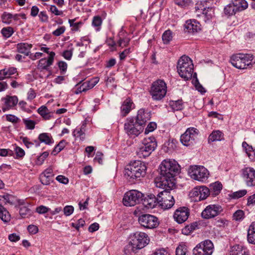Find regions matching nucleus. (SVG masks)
Listing matches in <instances>:
<instances>
[{
	"label": "nucleus",
	"mask_w": 255,
	"mask_h": 255,
	"mask_svg": "<svg viewBox=\"0 0 255 255\" xmlns=\"http://www.w3.org/2000/svg\"><path fill=\"white\" fill-rule=\"evenodd\" d=\"M180 168L175 160L165 159L160 165L159 175L155 178L156 187L170 188L175 185L174 177L179 173Z\"/></svg>",
	"instance_id": "nucleus-1"
},
{
	"label": "nucleus",
	"mask_w": 255,
	"mask_h": 255,
	"mask_svg": "<svg viewBox=\"0 0 255 255\" xmlns=\"http://www.w3.org/2000/svg\"><path fill=\"white\" fill-rule=\"evenodd\" d=\"M147 166L140 160L130 161L125 168V176L129 184H135L145 176Z\"/></svg>",
	"instance_id": "nucleus-2"
},
{
	"label": "nucleus",
	"mask_w": 255,
	"mask_h": 255,
	"mask_svg": "<svg viewBox=\"0 0 255 255\" xmlns=\"http://www.w3.org/2000/svg\"><path fill=\"white\" fill-rule=\"evenodd\" d=\"M149 241L146 233L136 232L130 236L128 244L124 248V253L126 255H131L132 253H135L147 245Z\"/></svg>",
	"instance_id": "nucleus-3"
},
{
	"label": "nucleus",
	"mask_w": 255,
	"mask_h": 255,
	"mask_svg": "<svg viewBox=\"0 0 255 255\" xmlns=\"http://www.w3.org/2000/svg\"><path fill=\"white\" fill-rule=\"evenodd\" d=\"M193 64L191 59L184 55L178 60L177 68L179 76L185 81L190 79L193 73Z\"/></svg>",
	"instance_id": "nucleus-4"
},
{
	"label": "nucleus",
	"mask_w": 255,
	"mask_h": 255,
	"mask_svg": "<svg viewBox=\"0 0 255 255\" xmlns=\"http://www.w3.org/2000/svg\"><path fill=\"white\" fill-rule=\"evenodd\" d=\"M158 187L164 189L163 191L157 192L159 206L164 210L170 209L175 203L173 194L171 192L173 187L170 188L166 186Z\"/></svg>",
	"instance_id": "nucleus-5"
},
{
	"label": "nucleus",
	"mask_w": 255,
	"mask_h": 255,
	"mask_svg": "<svg viewBox=\"0 0 255 255\" xmlns=\"http://www.w3.org/2000/svg\"><path fill=\"white\" fill-rule=\"evenodd\" d=\"M253 56L250 54L238 53L233 55L230 58L232 65L237 69L251 68L253 66Z\"/></svg>",
	"instance_id": "nucleus-6"
},
{
	"label": "nucleus",
	"mask_w": 255,
	"mask_h": 255,
	"mask_svg": "<svg viewBox=\"0 0 255 255\" xmlns=\"http://www.w3.org/2000/svg\"><path fill=\"white\" fill-rule=\"evenodd\" d=\"M167 86L165 82L162 80H157L152 84L149 93L152 99L154 101H160L166 95Z\"/></svg>",
	"instance_id": "nucleus-7"
},
{
	"label": "nucleus",
	"mask_w": 255,
	"mask_h": 255,
	"mask_svg": "<svg viewBox=\"0 0 255 255\" xmlns=\"http://www.w3.org/2000/svg\"><path fill=\"white\" fill-rule=\"evenodd\" d=\"M144 195L136 190H131L127 192L123 197V202L126 206H133L141 201Z\"/></svg>",
	"instance_id": "nucleus-8"
},
{
	"label": "nucleus",
	"mask_w": 255,
	"mask_h": 255,
	"mask_svg": "<svg viewBox=\"0 0 255 255\" xmlns=\"http://www.w3.org/2000/svg\"><path fill=\"white\" fill-rule=\"evenodd\" d=\"M189 174L191 177L196 180L205 182L207 180L209 172L203 166L194 165L190 166Z\"/></svg>",
	"instance_id": "nucleus-9"
},
{
	"label": "nucleus",
	"mask_w": 255,
	"mask_h": 255,
	"mask_svg": "<svg viewBox=\"0 0 255 255\" xmlns=\"http://www.w3.org/2000/svg\"><path fill=\"white\" fill-rule=\"evenodd\" d=\"M199 133L198 129L190 127L188 128L185 132L180 136V141L186 146L193 145L196 143V139Z\"/></svg>",
	"instance_id": "nucleus-10"
},
{
	"label": "nucleus",
	"mask_w": 255,
	"mask_h": 255,
	"mask_svg": "<svg viewBox=\"0 0 255 255\" xmlns=\"http://www.w3.org/2000/svg\"><path fill=\"white\" fill-rule=\"evenodd\" d=\"M213 249V243L209 240H206L197 244L192 252L193 255H211Z\"/></svg>",
	"instance_id": "nucleus-11"
},
{
	"label": "nucleus",
	"mask_w": 255,
	"mask_h": 255,
	"mask_svg": "<svg viewBox=\"0 0 255 255\" xmlns=\"http://www.w3.org/2000/svg\"><path fill=\"white\" fill-rule=\"evenodd\" d=\"M138 221L141 226L149 229L156 228L159 224V220L156 217L148 214H144L139 216Z\"/></svg>",
	"instance_id": "nucleus-12"
},
{
	"label": "nucleus",
	"mask_w": 255,
	"mask_h": 255,
	"mask_svg": "<svg viewBox=\"0 0 255 255\" xmlns=\"http://www.w3.org/2000/svg\"><path fill=\"white\" fill-rule=\"evenodd\" d=\"M126 132L131 137H135L139 135L143 130L139 126L135 123L132 119H127L124 124Z\"/></svg>",
	"instance_id": "nucleus-13"
},
{
	"label": "nucleus",
	"mask_w": 255,
	"mask_h": 255,
	"mask_svg": "<svg viewBox=\"0 0 255 255\" xmlns=\"http://www.w3.org/2000/svg\"><path fill=\"white\" fill-rule=\"evenodd\" d=\"M222 211L223 208L220 205L211 204L202 211L201 216L204 219H209L219 215Z\"/></svg>",
	"instance_id": "nucleus-14"
},
{
	"label": "nucleus",
	"mask_w": 255,
	"mask_h": 255,
	"mask_svg": "<svg viewBox=\"0 0 255 255\" xmlns=\"http://www.w3.org/2000/svg\"><path fill=\"white\" fill-rule=\"evenodd\" d=\"M133 121L144 129L146 123L150 120L151 117L149 112L145 111L144 109H140L137 111L135 117L130 118Z\"/></svg>",
	"instance_id": "nucleus-15"
},
{
	"label": "nucleus",
	"mask_w": 255,
	"mask_h": 255,
	"mask_svg": "<svg viewBox=\"0 0 255 255\" xmlns=\"http://www.w3.org/2000/svg\"><path fill=\"white\" fill-rule=\"evenodd\" d=\"M242 176L247 186L255 185V170L251 167H247L242 169Z\"/></svg>",
	"instance_id": "nucleus-16"
},
{
	"label": "nucleus",
	"mask_w": 255,
	"mask_h": 255,
	"mask_svg": "<svg viewBox=\"0 0 255 255\" xmlns=\"http://www.w3.org/2000/svg\"><path fill=\"white\" fill-rule=\"evenodd\" d=\"M190 215V209L186 207H180L177 208L173 215V218L178 224L185 222Z\"/></svg>",
	"instance_id": "nucleus-17"
},
{
	"label": "nucleus",
	"mask_w": 255,
	"mask_h": 255,
	"mask_svg": "<svg viewBox=\"0 0 255 255\" xmlns=\"http://www.w3.org/2000/svg\"><path fill=\"white\" fill-rule=\"evenodd\" d=\"M55 56V52L51 51L50 53H49V55L48 56V58H43L39 60L38 68L39 69L46 70L49 71V74L47 76V77L52 74V72L50 70H49V67L53 64Z\"/></svg>",
	"instance_id": "nucleus-18"
},
{
	"label": "nucleus",
	"mask_w": 255,
	"mask_h": 255,
	"mask_svg": "<svg viewBox=\"0 0 255 255\" xmlns=\"http://www.w3.org/2000/svg\"><path fill=\"white\" fill-rule=\"evenodd\" d=\"M154 193H150L146 197L144 196L142 198V203L145 207L148 209H152L159 204L157 193L154 192Z\"/></svg>",
	"instance_id": "nucleus-19"
},
{
	"label": "nucleus",
	"mask_w": 255,
	"mask_h": 255,
	"mask_svg": "<svg viewBox=\"0 0 255 255\" xmlns=\"http://www.w3.org/2000/svg\"><path fill=\"white\" fill-rule=\"evenodd\" d=\"M184 31L185 32L195 34L201 30V25L199 22L194 19L186 20L184 24Z\"/></svg>",
	"instance_id": "nucleus-20"
},
{
	"label": "nucleus",
	"mask_w": 255,
	"mask_h": 255,
	"mask_svg": "<svg viewBox=\"0 0 255 255\" xmlns=\"http://www.w3.org/2000/svg\"><path fill=\"white\" fill-rule=\"evenodd\" d=\"M134 108V104L132 100L128 97L126 98L123 102L121 107V114L123 117H126Z\"/></svg>",
	"instance_id": "nucleus-21"
},
{
	"label": "nucleus",
	"mask_w": 255,
	"mask_h": 255,
	"mask_svg": "<svg viewBox=\"0 0 255 255\" xmlns=\"http://www.w3.org/2000/svg\"><path fill=\"white\" fill-rule=\"evenodd\" d=\"M16 47L18 53L23 54L25 56H30L32 44L27 43H19L16 44Z\"/></svg>",
	"instance_id": "nucleus-22"
},
{
	"label": "nucleus",
	"mask_w": 255,
	"mask_h": 255,
	"mask_svg": "<svg viewBox=\"0 0 255 255\" xmlns=\"http://www.w3.org/2000/svg\"><path fill=\"white\" fill-rule=\"evenodd\" d=\"M224 139V134L220 130H214L208 138V143L216 141H221Z\"/></svg>",
	"instance_id": "nucleus-23"
},
{
	"label": "nucleus",
	"mask_w": 255,
	"mask_h": 255,
	"mask_svg": "<svg viewBox=\"0 0 255 255\" xmlns=\"http://www.w3.org/2000/svg\"><path fill=\"white\" fill-rule=\"evenodd\" d=\"M222 187V184L219 181L211 183L210 185V188H209V194H211L213 197L218 195L220 193Z\"/></svg>",
	"instance_id": "nucleus-24"
},
{
	"label": "nucleus",
	"mask_w": 255,
	"mask_h": 255,
	"mask_svg": "<svg viewBox=\"0 0 255 255\" xmlns=\"http://www.w3.org/2000/svg\"><path fill=\"white\" fill-rule=\"evenodd\" d=\"M231 2L237 12L244 10L248 6V3L245 0H231Z\"/></svg>",
	"instance_id": "nucleus-25"
},
{
	"label": "nucleus",
	"mask_w": 255,
	"mask_h": 255,
	"mask_svg": "<svg viewBox=\"0 0 255 255\" xmlns=\"http://www.w3.org/2000/svg\"><path fill=\"white\" fill-rule=\"evenodd\" d=\"M142 143L145 144L151 152L154 151L157 146V141L153 136L144 138Z\"/></svg>",
	"instance_id": "nucleus-26"
},
{
	"label": "nucleus",
	"mask_w": 255,
	"mask_h": 255,
	"mask_svg": "<svg viewBox=\"0 0 255 255\" xmlns=\"http://www.w3.org/2000/svg\"><path fill=\"white\" fill-rule=\"evenodd\" d=\"M1 100L4 101L5 106H8L10 109L15 107L18 103V100L16 96L7 95L4 98H2Z\"/></svg>",
	"instance_id": "nucleus-27"
},
{
	"label": "nucleus",
	"mask_w": 255,
	"mask_h": 255,
	"mask_svg": "<svg viewBox=\"0 0 255 255\" xmlns=\"http://www.w3.org/2000/svg\"><path fill=\"white\" fill-rule=\"evenodd\" d=\"M247 239L249 243L255 245V222H252L249 227Z\"/></svg>",
	"instance_id": "nucleus-28"
},
{
	"label": "nucleus",
	"mask_w": 255,
	"mask_h": 255,
	"mask_svg": "<svg viewBox=\"0 0 255 255\" xmlns=\"http://www.w3.org/2000/svg\"><path fill=\"white\" fill-rule=\"evenodd\" d=\"M37 113L45 120H50L53 117V113L49 112L45 106H42L39 108Z\"/></svg>",
	"instance_id": "nucleus-29"
},
{
	"label": "nucleus",
	"mask_w": 255,
	"mask_h": 255,
	"mask_svg": "<svg viewBox=\"0 0 255 255\" xmlns=\"http://www.w3.org/2000/svg\"><path fill=\"white\" fill-rule=\"evenodd\" d=\"M38 140L47 145H51L54 143V139L50 133L43 132L39 134Z\"/></svg>",
	"instance_id": "nucleus-30"
},
{
	"label": "nucleus",
	"mask_w": 255,
	"mask_h": 255,
	"mask_svg": "<svg viewBox=\"0 0 255 255\" xmlns=\"http://www.w3.org/2000/svg\"><path fill=\"white\" fill-rule=\"evenodd\" d=\"M151 152H150L149 149L147 147L145 144L142 143V145L136 151V154L140 158H145L149 156Z\"/></svg>",
	"instance_id": "nucleus-31"
},
{
	"label": "nucleus",
	"mask_w": 255,
	"mask_h": 255,
	"mask_svg": "<svg viewBox=\"0 0 255 255\" xmlns=\"http://www.w3.org/2000/svg\"><path fill=\"white\" fill-rule=\"evenodd\" d=\"M17 72V69L14 67H10L8 69H4L0 71V80L8 78L11 75Z\"/></svg>",
	"instance_id": "nucleus-32"
},
{
	"label": "nucleus",
	"mask_w": 255,
	"mask_h": 255,
	"mask_svg": "<svg viewBox=\"0 0 255 255\" xmlns=\"http://www.w3.org/2000/svg\"><path fill=\"white\" fill-rule=\"evenodd\" d=\"M230 255H249L248 252H246L243 247L239 245L234 246L230 252Z\"/></svg>",
	"instance_id": "nucleus-33"
},
{
	"label": "nucleus",
	"mask_w": 255,
	"mask_h": 255,
	"mask_svg": "<svg viewBox=\"0 0 255 255\" xmlns=\"http://www.w3.org/2000/svg\"><path fill=\"white\" fill-rule=\"evenodd\" d=\"M169 105L173 111H180L184 108V103L182 100L171 101Z\"/></svg>",
	"instance_id": "nucleus-34"
},
{
	"label": "nucleus",
	"mask_w": 255,
	"mask_h": 255,
	"mask_svg": "<svg viewBox=\"0 0 255 255\" xmlns=\"http://www.w3.org/2000/svg\"><path fill=\"white\" fill-rule=\"evenodd\" d=\"M203 14L206 18L205 20V21L210 20L214 15V9L213 7L208 6L205 7L203 10Z\"/></svg>",
	"instance_id": "nucleus-35"
},
{
	"label": "nucleus",
	"mask_w": 255,
	"mask_h": 255,
	"mask_svg": "<svg viewBox=\"0 0 255 255\" xmlns=\"http://www.w3.org/2000/svg\"><path fill=\"white\" fill-rule=\"evenodd\" d=\"M10 214L7 210L0 204V218L4 222H7L10 220Z\"/></svg>",
	"instance_id": "nucleus-36"
},
{
	"label": "nucleus",
	"mask_w": 255,
	"mask_h": 255,
	"mask_svg": "<svg viewBox=\"0 0 255 255\" xmlns=\"http://www.w3.org/2000/svg\"><path fill=\"white\" fill-rule=\"evenodd\" d=\"M197 228H198V224L197 222H193L186 226L184 228H183L182 230V233L184 235H187Z\"/></svg>",
	"instance_id": "nucleus-37"
},
{
	"label": "nucleus",
	"mask_w": 255,
	"mask_h": 255,
	"mask_svg": "<svg viewBox=\"0 0 255 255\" xmlns=\"http://www.w3.org/2000/svg\"><path fill=\"white\" fill-rule=\"evenodd\" d=\"M201 192L200 188H199V186L194 187L189 193V196L191 198L192 201L194 202H199V193Z\"/></svg>",
	"instance_id": "nucleus-38"
},
{
	"label": "nucleus",
	"mask_w": 255,
	"mask_h": 255,
	"mask_svg": "<svg viewBox=\"0 0 255 255\" xmlns=\"http://www.w3.org/2000/svg\"><path fill=\"white\" fill-rule=\"evenodd\" d=\"M103 22V20L101 17L99 15L94 16L92 22V25L95 28L97 31H99L101 29V25Z\"/></svg>",
	"instance_id": "nucleus-39"
},
{
	"label": "nucleus",
	"mask_w": 255,
	"mask_h": 255,
	"mask_svg": "<svg viewBox=\"0 0 255 255\" xmlns=\"http://www.w3.org/2000/svg\"><path fill=\"white\" fill-rule=\"evenodd\" d=\"M14 32L13 28L10 26L3 27L0 31L1 34L5 39H7L11 37L14 33Z\"/></svg>",
	"instance_id": "nucleus-40"
},
{
	"label": "nucleus",
	"mask_w": 255,
	"mask_h": 255,
	"mask_svg": "<svg viewBox=\"0 0 255 255\" xmlns=\"http://www.w3.org/2000/svg\"><path fill=\"white\" fill-rule=\"evenodd\" d=\"M173 38V32L170 30H165L162 35V39L164 44H168Z\"/></svg>",
	"instance_id": "nucleus-41"
},
{
	"label": "nucleus",
	"mask_w": 255,
	"mask_h": 255,
	"mask_svg": "<svg viewBox=\"0 0 255 255\" xmlns=\"http://www.w3.org/2000/svg\"><path fill=\"white\" fill-rule=\"evenodd\" d=\"M176 255H188V249L185 243H182L176 249Z\"/></svg>",
	"instance_id": "nucleus-42"
},
{
	"label": "nucleus",
	"mask_w": 255,
	"mask_h": 255,
	"mask_svg": "<svg viewBox=\"0 0 255 255\" xmlns=\"http://www.w3.org/2000/svg\"><path fill=\"white\" fill-rule=\"evenodd\" d=\"M237 11L233 7V5L231 3V2L225 6L224 8V14L228 16H231L235 15L237 13Z\"/></svg>",
	"instance_id": "nucleus-43"
},
{
	"label": "nucleus",
	"mask_w": 255,
	"mask_h": 255,
	"mask_svg": "<svg viewBox=\"0 0 255 255\" xmlns=\"http://www.w3.org/2000/svg\"><path fill=\"white\" fill-rule=\"evenodd\" d=\"M199 188H200L201 192L199 193V200L200 201L205 200L206 199L209 194V189L208 187L205 186H199Z\"/></svg>",
	"instance_id": "nucleus-44"
},
{
	"label": "nucleus",
	"mask_w": 255,
	"mask_h": 255,
	"mask_svg": "<svg viewBox=\"0 0 255 255\" xmlns=\"http://www.w3.org/2000/svg\"><path fill=\"white\" fill-rule=\"evenodd\" d=\"M19 215L22 218H28L32 214L31 210L27 206H22L19 208Z\"/></svg>",
	"instance_id": "nucleus-45"
},
{
	"label": "nucleus",
	"mask_w": 255,
	"mask_h": 255,
	"mask_svg": "<svg viewBox=\"0 0 255 255\" xmlns=\"http://www.w3.org/2000/svg\"><path fill=\"white\" fill-rule=\"evenodd\" d=\"M174 3L182 8H185L193 4L192 0H173Z\"/></svg>",
	"instance_id": "nucleus-46"
},
{
	"label": "nucleus",
	"mask_w": 255,
	"mask_h": 255,
	"mask_svg": "<svg viewBox=\"0 0 255 255\" xmlns=\"http://www.w3.org/2000/svg\"><path fill=\"white\" fill-rule=\"evenodd\" d=\"M177 141L174 139H169L167 141L164 143V146L167 147L168 151H171L176 148Z\"/></svg>",
	"instance_id": "nucleus-47"
},
{
	"label": "nucleus",
	"mask_w": 255,
	"mask_h": 255,
	"mask_svg": "<svg viewBox=\"0 0 255 255\" xmlns=\"http://www.w3.org/2000/svg\"><path fill=\"white\" fill-rule=\"evenodd\" d=\"M39 179L41 183L45 185H49L54 181V177L49 175H40Z\"/></svg>",
	"instance_id": "nucleus-48"
},
{
	"label": "nucleus",
	"mask_w": 255,
	"mask_h": 255,
	"mask_svg": "<svg viewBox=\"0 0 255 255\" xmlns=\"http://www.w3.org/2000/svg\"><path fill=\"white\" fill-rule=\"evenodd\" d=\"M1 21L6 24H10L12 21V13L4 12L1 16Z\"/></svg>",
	"instance_id": "nucleus-49"
},
{
	"label": "nucleus",
	"mask_w": 255,
	"mask_h": 255,
	"mask_svg": "<svg viewBox=\"0 0 255 255\" xmlns=\"http://www.w3.org/2000/svg\"><path fill=\"white\" fill-rule=\"evenodd\" d=\"M193 78H195L194 84L195 88L201 94H204L206 92L205 88L200 84L199 80L197 79V74L195 73L193 75Z\"/></svg>",
	"instance_id": "nucleus-50"
},
{
	"label": "nucleus",
	"mask_w": 255,
	"mask_h": 255,
	"mask_svg": "<svg viewBox=\"0 0 255 255\" xmlns=\"http://www.w3.org/2000/svg\"><path fill=\"white\" fill-rule=\"evenodd\" d=\"M242 147L245 150L246 153L247 154L248 157L250 159H253L252 155L251 153L253 151V147L252 145H249L247 142L243 141L242 143Z\"/></svg>",
	"instance_id": "nucleus-51"
},
{
	"label": "nucleus",
	"mask_w": 255,
	"mask_h": 255,
	"mask_svg": "<svg viewBox=\"0 0 255 255\" xmlns=\"http://www.w3.org/2000/svg\"><path fill=\"white\" fill-rule=\"evenodd\" d=\"M245 218V213L242 210H238L233 214V218L236 221H241Z\"/></svg>",
	"instance_id": "nucleus-52"
},
{
	"label": "nucleus",
	"mask_w": 255,
	"mask_h": 255,
	"mask_svg": "<svg viewBox=\"0 0 255 255\" xmlns=\"http://www.w3.org/2000/svg\"><path fill=\"white\" fill-rule=\"evenodd\" d=\"M22 121L27 129L31 130L35 128L36 122L34 121L29 119H23Z\"/></svg>",
	"instance_id": "nucleus-53"
},
{
	"label": "nucleus",
	"mask_w": 255,
	"mask_h": 255,
	"mask_svg": "<svg viewBox=\"0 0 255 255\" xmlns=\"http://www.w3.org/2000/svg\"><path fill=\"white\" fill-rule=\"evenodd\" d=\"M130 40V38L128 37H120L118 41V44L121 47H126L128 45Z\"/></svg>",
	"instance_id": "nucleus-54"
},
{
	"label": "nucleus",
	"mask_w": 255,
	"mask_h": 255,
	"mask_svg": "<svg viewBox=\"0 0 255 255\" xmlns=\"http://www.w3.org/2000/svg\"><path fill=\"white\" fill-rule=\"evenodd\" d=\"M0 197L3 199L5 203H9L12 205L14 203V198L12 195L5 194L2 196H0Z\"/></svg>",
	"instance_id": "nucleus-55"
},
{
	"label": "nucleus",
	"mask_w": 255,
	"mask_h": 255,
	"mask_svg": "<svg viewBox=\"0 0 255 255\" xmlns=\"http://www.w3.org/2000/svg\"><path fill=\"white\" fill-rule=\"evenodd\" d=\"M49 155L48 151H45L42 153L37 158L36 164L41 165Z\"/></svg>",
	"instance_id": "nucleus-56"
},
{
	"label": "nucleus",
	"mask_w": 255,
	"mask_h": 255,
	"mask_svg": "<svg viewBox=\"0 0 255 255\" xmlns=\"http://www.w3.org/2000/svg\"><path fill=\"white\" fill-rule=\"evenodd\" d=\"M73 136L76 138H80L81 140H83L85 138V132L82 128L80 129H75L73 132Z\"/></svg>",
	"instance_id": "nucleus-57"
},
{
	"label": "nucleus",
	"mask_w": 255,
	"mask_h": 255,
	"mask_svg": "<svg viewBox=\"0 0 255 255\" xmlns=\"http://www.w3.org/2000/svg\"><path fill=\"white\" fill-rule=\"evenodd\" d=\"M57 65L59 68L61 74H64L66 72L68 66L66 62L60 61L58 62Z\"/></svg>",
	"instance_id": "nucleus-58"
},
{
	"label": "nucleus",
	"mask_w": 255,
	"mask_h": 255,
	"mask_svg": "<svg viewBox=\"0 0 255 255\" xmlns=\"http://www.w3.org/2000/svg\"><path fill=\"white\" fill-rule=\"evenodd\" d=\"M157 125L155 122H150L144 130V133L145 134H148L150 132H152L156 128Z\"/></svg>",
	"instance_id": "nucleus-59"
},
{
	"label": "nucleus",
	"mask_w": 255,
	"mask_h": 255,
	"mask_svg": "<svg viewBox=\"0 0 255 255\" xmlns=\"http://www.w3.org/2000/svg\"><path fill=\"white\" fill-rule=\"evenodd\" d=\"M132 52L131 48L125 49L123 51L119 53V58L121 61H124L127 56Z\"/></svg>",
	"instance_id": "nucleus-60"
},
{
	"label": "nucleus",
	"mask_w": 255,
	"mask_h": 255,
	"mask_svg": "<svg viewBox=\"0 0 255 255\" xmlns=\"http://www.w3.org/2000/svg\"><path fill=\"white\" fill-rule=\"evenodd\" d=\"M14 149L16 156V158H22L25 155V151L21 147L16 146Z\"/></svg>",
	"instance_id": "nucleus-61"
},
{
	"label": "nucleus",
	"mask_w": 255,
	"mask_h": 255,
	"mask_svg": "<svg viewBox=\"0 0 255 255\" xmlns=\"http://www.w3.org/2000/svg\"><path fill=\"white\" fill-rule=\"evenodd\" d=\"M74 210V208L73 206L67 205L63 209L64 214L66 216H69L73 214Z\"/></svg>",
	"instance_id": "nucleus-62"
},
{
	"label": "nucleus",
	"mask_w": 255,
	"mask_h": 255,
	"mask_svg": "<svg viewBox=\"0 0 255 255\" xmlns=\"http://www.w3.org/2000/svg\"><path fill=\"white\" fill-rule=\"evenodd\" d=\"M20 139L27 148H31L34 145V143L30 141L26 136H20Z\"/></svg>",
	"instance_id": "nucleus-63"
},
{
	"label": "nucleus",
	"mask_w": 255,
	"mask_h": 255,
	"mask_svg": "<svg viewBox=\"0 0 255 255\" xmlns=\"http://www.w3.org/2000/svg\"><path fill=\"white\" fill-rule=\"evenodd\" d=\"M38 16L39 19L41 22L44 23H47L48 22V16L47 14L46 11H40Z\"/></svg>",
	"instance_id": "nucleus-64"
}]
</instances>
